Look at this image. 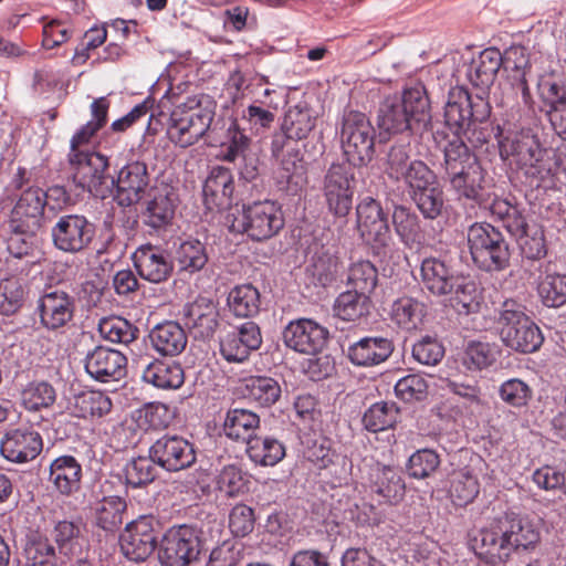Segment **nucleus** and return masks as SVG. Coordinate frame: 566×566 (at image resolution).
<instances>
[{
	"label": "nucleus",
	"mask_w": 566,
	"mask_h": 566,
	"mask_svg": "<svg viewBox=\"0 0 566 566\" xmlns=\"http://www.w3.org/2000/svg\"><path fill=\"white\" fill-rule=\"evenodd\" d=\"M231 232L247 234L253 241L273 238L284 227L281 207L272 200L253 201L242 205L241 210L227 216Z\"/></svg>",
	"instance_id": "nucleus-8"
},
{
	"label": "nucleus",
	"mask_w": 566,
	"mask_h": 566,
	"mask_svg": "<svg viewBox=\"0 0 566 566\" xmlns=\"http://www.w3.org/2000/svg\"><path fill=\"white\" fill-rule=\"evenodd\" d=\"M343 270V262L335 245H321L315 249L307 271L322 286L333 283Z\"/></svg>",
	"instance_id": "nucleus-33"
},
{
	"label": "nucleus",
	"mask_w": 566,
	"mask_h": 566,
	"mask_svg": "<svg viewBox=\"0 0 566 566\" xmlns=\"http://www.w3.org/2000/svg\"><path fill=\"white\" fill-rule=\"evenodd\" d=\"M133 261L139 276L154 284L168 281L175 269L170 253L153 244L139 247L133 254Z\"/></svg>",
	"instance_id": "nucleus-23"
},
{
	"label": "nucleus",
	"mask_w": 566,
	"mask_h": 566,
	"mask_svg": "<svg viewBox=\"0 0 566 566\" xmlns=\"http://www.w3.org/2000/svg\"><path fill=\"white\" fill-rule=\"evenodd\" d=\"M394 348L392 340L387 337H364L348 347L347 357L356 366L371 367L386 361Z\"/></svg>",
	"instance_id": "nucleus-29"
},
{
	"label": "nucleus",
	"mask_w": 566,
	"mask_h": 566,
	"mask_svg": "<svg viewBox=\"0 0 566 566\" xmlns=\"http://www.w3.org/2000/svg\"><path fill=\"white\" fill-rule=\"evenodd\" d=\"M376 130L369 118L359 111H347L343 115L340 144L347 163L366 166L375 156Z\"/></svg>",
	"instance_id": "nucleus-12"
},
{
	"label": "nucleus",
	"mask_w": 566,
	"mask_h": 566,
	"mask_svg": "<svg viewBox=\"0 0 566 566\" xmlns=\"http://www.w3.org/2000/svg\"><path fill=\"white\" fill-rule=\"evenodd\" d=\"M399 418V408L395 402L380 401L371 405L363 416L364 428L379 432L392 428Z\"/></svg>",
	"instance_id": "nucleus-49"
},
{
	"label": "nucleus",
	"mask_w": 566,
	"mask_h": 566,
	"mask_svg": "<svg viewBox=\"0 0 566 566\" xmlns=\"http://www.w3.org/2000/svg\"><path fill=\"white\" fill-rule=\"evenodd\" d=\"M148 166L142 160H132L123 166L116 177L112 176L111 191L115 188V200L120 207L138 203L150 186Z\"/></svg>",
	"instance_id": "nucleus-18"
},
{
	"label": "nucleus",
	"mask_w": 566,
	"mask_h": 566,
	"mask_svg": "<svg viewBox=\"0 0 566 566\" xmlns=\"http://www.w3.org/2000/svg\"><path fill=\"white\" fill-rule=\"evenodd\" d=\"M175 258L181 271L195 273L205 268L209 254L205 243L199 240H187L179 244Z\"/></svg>",
	"instance_id": "nucleus-50"
},
{
	"label": "nucleus",
	"mask_w": 566,
	"mask_h": 566,
	"mask_svg": "<svg viewBox=\"0 0 566 566\" xmlns=\"http://www.w3.org/2000/svg\"><path fill=\"white\" fill-rule=\"evenodd\" d=\"M156 465L149 453L147 457L130 459L124 467L126 486L142 489L153 483L158 475Z\"/></svg>",
	"instance_id": "nucleus-45"
},
{
	"label": "nucleus",
	"mask_w": 566,
	"mask_h": 566,
	"mask_svg": "<svg viewBox=\"0 0 566 566\" xmlns=\"http://www.w3.org/2000/svg\"><path fill=\"white\" fill-rule=\"evenodd\" d=\"M55 399V389L48 381H32L21 392L22 405L30 411L49 408Z\"/></svg>",
	"instance_id": "nucleus-58"
},
{
	"label": "nucleus",
	"mask_w": 566,
	"mask_h": 566,
	"mask_svg": "<svg viewBox=\"0 0 566 566\" xmlns=\"http://www.w3.org/2000/svg\"><path fill=\"white\" fill-rule=\"evenodd\" d=\"M377 282L378 271L370 261H359L349 268L347 283L354 290L370 294Z\"/></svg>",
	"instance_id": "nucleus-63"
},
{
	"label": "nucleus",
	"mask_w": 566,
	"mask_h": 566,
	"mask_svg": "<svg viewBox=\"0 0 566 566\" xmlns=\"http://www.w3.org/2000/svg\"><path fill=\"white\" fill-rule=\"evenodd\" d=\"M42 448V438L36 431L21 428L9 430L0 443L1 454L14 463H24L35 459Z\"/></svg>",
	"instance_id": "nucleus-27"
},
{
	"label": "nucleus",
	"mask_w": 566,
	"mask_h": 566,
	"mask_svg": "<svg viewBox=\"0 0 566 566\" xmlns=\"http://www.w3.org/2000/svg\"><path fill=\"white\" fill-rule=\"evenodd\" d=\"M214 115L216 102L210 96L189 97L170 114V140L182 148L195 145L209 130Z\"/></svg>",
	"instance_id": "nucleus-7"
},
{
	"label": "nucleus",
	"mask_w": 566,
	"mask_h": 566,
	"mask_svg": "<svg viewBox=\"0 0 566 566\" xmlns=\"http://www.w3.org/2000/svg\"><path fill=\"white\" fill-rule=\"evenodd\" d=\"M176 202L177 195L172 189L165 187L157 190L143 211L144 224L154 230L166 229L175 217Z\"/></svg>",
	"instance_id": "nucleus-32"
},
{
	"label": "nucleus",
	"mask_w": 566,
	"mask_h": 566,
	"mask_svg": "<svg viewBox=\"0 0 566 566\" xmlns=\"http://www.w3.org/2000/svg\"><path fill=\"white\" fill-rule=\"evenodd\" d=\"M566 185V145L557 150H548L546 164L543 168L541 187L544 189H559Z\"/></svg>",
	"instance_id": "nucleus-52"
},
{
	"label": "nucleus",
	"mask_w": 566,
	"mask_h": 566,
	"mask_svg": "<svg viewBox=\"0 0 566 566\" xmlns=\"http://www.w3.org/2000/svg\"><path fill=\"white\" fill-rule=\"evenodd\" d=\"M149 454L158 467L168 472L188 469L197 459L193 444L177 434H164L158 438L149 447Z\"/></svg>",
	"instance_id": "nucleus-19"
},
{
	"label": "nucleus",
	"mask_w": 566,
	"mask_h": 566,
	"mask_svg": "<svg viewBox=\"0 0 566 566\" xmlns=\"http://www.w3.org/2000/svg\"><path fill=\"white\" fill-rule=\"evenodd\" d=\"M153 348L161 356H177L187 346V335L176 322H165L156 325L149 333Z\"/></svg>",
	"instance_id": "nucleus-34"
},
{
	"label": "nucleus",
	"mask_w": 566,
	"mask_h": 566,
	"mask_svg": "<svg viewBox=\"0 0 566 566\" xmlns=\"http://www.w3.org/2000/svg\"><path fill=\"white\" fill-rule=\"evenodd\" d=\"M539 542L538 525L528 516L512 512L475 532L469 544L478 557L494 564L507 560L513 553L533 551Z\"/></svg>",
	"instance_id": "nucleus-1"
},
{
	"label": "nucleus",
	"mask_w": 566,
	"mask_h": 566,
	"mask_svg": "<svg viewBox=\"0 0 566 566\" xmlns=\"http://www.w3.org/2000/svg\"><path fill=\"white\" fill-rule=\"evenodd\" d=\"M316 125V116L306 105H295L285 113L282 128L296 140L307 138Z\"/></svg>",
	"instance_id": "nucleus-47"
},
{
	"label": "nucleus",
	"mask_w": 566,
	"mask_h": 566,
	"mask_svg": "<svg viewBox=\"0 0 566 566\" xmlns=\"http://www.w3.org/2000/svg\"><path fill=\"white\" fill-rule=\"evenodd\" d=\"M504 69L510 71L507 76L510 86L515 91L516 95L520 94L522 102L525 106L531 107L534 103L527 75L531 72V63L526 54V50L523 46H511L502 55Z\"/></svg>",
	"instance_id": "nucleus-28"
},
{
	"label": "nucleus",
	"mask_w": 566,
	"mask_h": 566,
	"mask_svg": "<svg viewBox=\"0 0 566 566\" xmlns=\"http://www.w3.org/2000/svg\"><path fill=\"white\" fill-rule=\"evenodd\" d=\"M72 180L76 188L104 198L111 192L108 158L99 153H70Z\"/></svg>",
	"instance_id": "nucleus-14"
},
{
	"label": "nucleus",
	"mask_w": 566,
	"mask_h": 566,
	"mask_svg": "<svg viewBox=\"0 0 566 566\" xmlns=\"http://www.w3.org/2000/svg\"><path fill=\"white\" fill-rule=\"evenodd\" d=\"M282 335L289 348L306 355L321 353L329 338L328 329L310 318L290 322Z\"/></svg>",
	"instance_id": "nucleus-21"
},
{
	"label": "nucleus",
	"mask_w": 566,
	"mask_h": 566,
	"mask_svg": "<svg viewBox=\"0 0 566 566\" xmlns=\"http://www.w3.org/2000/svg\"><path fill=\"white\" fill-rule=\"evenodd\" d=\"M74 407L82 418H102L112 409L111 399L101 391H86L75 397Z\"/></svg>",
	"instance_id": "nucleus-59"
},
{
	"label": "nucleus",
	"mask_w": 566,
	"mask_h": 566,
	"mask_svg": "<svg viewBox=\"0 0 566 566\" xmlns=\"http://www.w3.org/2000/svg\"><path fill=\"white\" fill-rule=\"evenodd\" d=\"M410 153L409 143H397L390 146L386 157L385 172L391 180L399 182L409 166L413 164Z\"/></svg>",
	"instance_id": "nucleus-61"
},
{
	"label": "nucleus",
	"mask_w": 566,
	"mask_h": 566,
	"mask_svg": "<svg viewBox=\"0 0 566 566\" xmlns=\"http://www.w3.org/2000/svg\"><path fill=\"white\" fill-rule=\"evenodd\" d=\"M441 464L440 455L433 449H420L413 452L406 464L407 474L417 480L433 476Z\"/></svg>",
	"instance_id": "nucleus-53"
},
{
	"label": "nucleus",
	"mask_w": 566,
	"mask_h": 566,
	"mask_svg": "<svg viewBox=\"0 0 566 566\" xmlns=\"http://www.w3.org/2000/svg\"><path fill=\"white\" fill-rule=\"evenodd\" d=\"M444 179L458 198L478 205L488 200L486 171L463 139H451L443 148Z\"/></svg>",
	"instance_id": "nucleus-5"
},
{
	"label": "nucleus",
	"mask_w": 566,
	"mask_h": 566,
	"mask_svg": "<svg viewBox=\"0 0 566 566\" xmlns=\"http://www.w3.org/2000/svg\"><path fill=\"white\" fill-rule=\"evenodd\" d=\"M410 198L426 219L438 218L444 209V196L438 181L410 195Z\"/></svg>",
	"instance_id": "nucleus-56"
},
{
	"label": "nucleus",
	"mask_w": 566,
	"mask_h": 566,
	"mask_svg": "<svg viewBox=\"0 0 566 566\" xmlns=\"http://www.w3.org/2000/svg\"><path fill=\"white\" fill-rule=\"evenodd\" d=\"M50 233L55 249L76 254L91 247L96 235V226L84 214L69 213L56 219Z\"/></svg>",
	"instance_id": "nucleus-17"
},
{
	"label": "nucleus",
	"mask_w": 566,
	"mask_h": 566,
	"mask_svg": "<svg viewBox=\"0 0 566 566\" xmlns=\"http://www.w3.org/2000/svg\"><path fill=\"white\" fill-rule=\"evenodd\" d=\"M75 298L66 291L49 287L38 300L36 312L41 325L49 331H56L72 321Z\"/></svg>",
	"instance_id": "nucleus-22"
},
{
	"label": "nucleus",
	"mask_w": 566,
	"mask_h": 566,
	"mask_svg": "<svg viewBox=\"0 0 566 566\" xmlns=\"http://www.w3.org/2000/svg\"><path fill=\"white\" fill-rule=\"evenodd\" d=\"M522 256L530 261H541L547 254L543 226L532 222L525 233L517 237Z\"/></svg>",
	"instance_id": "nucleus-57"
},
{
	"label": "nucleus",
	"mask_w": 566,
	"mask_h": 566,
	"mask_svg": "<svg viewBox=\"0 0 566 566\" xmlns=\"http://www.w3.org/2000/svg\"><path fill=\"white\" fill-rule=\"evenodd\" d=\"M538 296L547 307L557 308L566 304V274L548 273L538 283Z\"/></svg>",
	"instance_id": "nucleus-54"
},
{
	"label": "nucleus",
	"mask_w": 566,
	"mask_h": 566,
	"mask_svg": "<svg viewBox=\"0 0 566 566\" xmlns=\"http://www.w3.org/2000/svg\"><path fill=\"white\" fill-rule=\"evenodd\" d=\"M491 115V105L481 94L472 96L464 87H453L444 105V124L455 136L473 148L488 143L489 130L482 125Z\"/></svg>",
	"instance_id": "nucleus-4"
},
{
	"label": "nucleus",
	"mask_w": 566,
	"mask_h": 566,
	"mask_svg": "<svg viewBox=\"0 0 566 566\" xmlns=\"http://www.w3.org/2000/svg\"><path fill=\"white\" fill-rule=\"evenodd\" d=\"M227 301L230 311L237 317H253L260 311V293L252 284L233 287Z\"/></svg>",
	"instance_id": "nucleus-42"
},
{
	"label": "nucleus",
	"mask_w": 566,
	"mask_h": 566,
	"mask_svg": "<svg viewBox=\"0 0 566 566\" xmlns=\"http://www.w3.org/2000/svg\"><path fill=\"white\" fill-rule=\"evenodd\" d=\"M127 504L119 496H106L99 501L95 509V518L98 527L107 532L116 531L123 523V515Z\"/></svg>",
	"instance_id": "nucleus-51"
},
{
	"label": "nucleus",
	"mask_w": 566,
	"mask_h": 566,
	"mask_svg": "<svg viewBox=\"0 0 566 566\" xmlns=\"http://www.w3.org/2000/svg\"><path fill=\"white\" fill-rule=\"evenodd\" d=\"M161 522L154 515H143L128 523L119 536L123 554L134 562L147 559L158 546Z\"/></svg>",
	"instance_id": "nucleus-16"
},
{
	"label": "nucleus",
	"mask_w": 566,
	"mask_h": 566,
	"mask_svg": "<svg viewBox=\"0 0 566 566\" xmlns=\"http://www.w3.org/2000/svg\"><path fill=\"white\" fill-rule=\"evenodd\" d=\"M208 549V538L199 524H180L164 533L158 558L163 566H189Z\"/></svg>",
	"instance_id": "nucleus-11"
},
{
	"label": "nucleus",
	"mask_w": 566,
	"mask_h": 566,
	"mask_svg": "<svg viewBox=\"0 0 566 566\" xmlns=\"http://www.w3.org/2000/svg\"><path fill=\"white\" fill-rule=\"evenodd\" d=\"M233 190L234 181L230 169L222 166L213 167L202 187L206 208L212 211L230 206Z\"/></svg>",
	"instance_id": "nucleus-30"
},
{
	"label": "nucleus",
	"mask_w": 566,
	"mask_h": 566,
	"mask_svg": "<svg viewBox=\"0 0 566 566\" xmlns=\"http://www.w3.org/2000/svg\"><path fill=\"white\" fill-rule=\"evenodd\" d=\"M184 319L195 339L208 340L220 324V314L212 300L200 296L185 305Z\"/></svg>",
	"instance_id": "nucleus-25"
},
{
	"label": "nucleus",
	"mask_w": 566,
	"mask_h": 566,
	"mask_svg": "<svg viewBox=\"0 0 566 566\" xmlns=\"http://www.w3.org/2000/svg\"><path fill=\"white\" fill-rule=\"evenodd\" d=\"M479 494L476 478L468 468L455 470L450 475L449 496L455 506H465Z\"/></svg>",
	"instance_id": "nucleus-44"
},
{
	"label": "nucleus",
	"mask_w": 566,
	"mask_h": 566,
	"mask_svg": "<svg viewBox=\"0 0 566 566\" xmlns=\"http://www.w3.org/2000/svg\"><path fill=\"white\" fill-rule=\"evenodd\" d=\"M430 120V101L423 86L410 87L401 96L385 98L377 113L379 129L388 134L419 132Z\"/></svg>",
	"instance_id": "nucleus-6"
},
{
	"label": "nucleus",
	"mask_w": 566,
	"mask_h": 566,
	"mask_svg": "<svg viewBox=\"0 0 566 566\" xmlns=\"http://www.w3.org/2000/svg\"><path fill=\"white\" fill-rule=\"evenodd\" d=\"M369 294L357 290L346 291L336 298L335 314L344 321H356L369 313Z\"/></svg>",
	"instance_id": "nucleus-46"
},
{
	"label": "nucleus",
	"mask_w": 566,
	"mask_h": 566,
	"mask_svg": "<svg viewBox=\"0 0 566 566\" xmlns=\"http://www.w3.org/2000/svg\"><path fill=\"white\" fill-rule=\"evenodd\" d=\"M405 482L395 468L376 464L373 474V489L389 502L399 501L405 494Z\"/></svg>",
	"instance_id": "nucleus-39"
},
{
	"label": "nucleus",
	"mask_w": 566,
	"mask_h": 566,
	"mask_svg": "<svg viewBox=\"0 0 566 566\" xmlns=\"http://www.w3.org/2000/svg\"><path fill=\"white\" fill-rule=\"evenodd\" d=\"M24 566H56V555L54 546L44 537L30 539L24 548Z\"/></svg>",
	"instance_id": "nucleus-62"
},
{
	"label": "nucleus",
	"mask_w": 566,
	"mask_h": 566,
	"mask_svg": "<svg viewBox=\"0 0 566 566\" xmlns=\"http://www.w3.org/2000/svg\"><path fill=\"white\" fill-rule=\"evenodd\" d=\"M98 332L104 339L123 345L133 343L139 335V328L120 316L103 317Z\"/></svg>",
	"instance_id": "nucleus-48"
},
{
	"label": "nucleus",
	"mask_w": 566,
	"mask_h": 566,
	"mask_svg": "<svg viewBox=\"0 0 566 566\" xmlns=\"http://www.w3.org/2000/svg\"><path fill=\"white\" fill-rule=\"evenodd\" d=\"M427 305L411 296L397 298L391 306L392 321L406 331H416L423 324Z\"/></svg>",
	"instance_id": "nucleus-38"
},
{
	"label": "nucleus",
	"mask_w": 566,
	"mask_h": 566,
	"mask_svg": "<svg viewBox=\"0 0 566 566\" xmlns=\"http://www.w3.org/2000/svg\"><path fill=\"white\" fill-rule=\"evenodd\" d=\"M420 276L423 289L437 297L449 296L450 305L458 314L469 315L480 311L483 297L478 284L465 276L451 258L423 259Z\"/></svg>",
	"instance_id": "nucleus-2"
},
{
	"label": "nucleus",
	"mask_w": 566,
	"mask_h": 566,
	"mask_svg": "<svg viewBox=\"0 0 566 566\" xmlns=\"http://www.w3.org/2000/svg\"><path fill=\"white\" fill-rule=\"evenodd\" d=\"M502 64L500 50L489 48L472 57L469 63H463L459 72L463 73L469 83L480 90L482 95L493 85Z\"/></svg>",
	"instance_id": "nucleus-26"
},
{
	"label": "nucleus",
	"mask_w": 566,
	"mask_h": 566,
	"mask_svg": "<svg viewBox=\"0 0 566 566\" xmlns=\"http://www.w3.org/2000/svg\"><path fill=\"white\" fill-rule=\"evenodd\" d=\"M281 394L280 384L271 377L256 376L244 380V396L261 407H271Z\"/></svg>",
	"instance_id": "nucleus-40"
},
{
	"label": "nucleus",
	"mask_w": 566,
	"mask_h": 566,
	"mask_svg": "<svg viewBox=\"0 0 566 566\" xmlns=\"http://www.w3.org/2000/svg\"><path fill=\"white\" fill-rule=\"evenodd\" d=\"M260 426V417L252 410L234 408L228 410L224 422L223 432L226 437L235 441H243L248 444L255 434V430Z\"/></svg>",
	"instance_id": "nucleus-35"
},
{
	"label": "nucleus",
	"mask_w": 566,
	"mask_h": 566,
	"mask_svg": "<svg viewBox=\"0 0 566 566\" xmlns=\"http://www.w3.org/2000/svg\"><path fill=\"white\" fill-rule=\"evenodd\" d=\"M109 102L106 97L95 99L91 105L93 119L81 127V129L71 139L70 153H84L80 146L88 144L91 138L105 126Z\"/></svg>",
	"instance_id": "nucleus-41"
},
{
	"label": "nucleus",
	"mask_w": 566,
	"mask_h": 566,
	"mask_svg": "<svg viewBox=\"0 0 566 566\" xmlns=\"http://www.w3.org/2000/svg\"><path fill=\"white\" fill-rule=\"evenodd\" d=\"M497 325L502 342L512 350L534 353L544 342L539 327L525 314V306L515 300L502 303Z\"/></svg>",
	"instance_id": "nucleus-10"
},
{
	"label": "nucleus",
	"mask_w": 566,
	"mask_h": 566,
	"mask_svg": "<svg viewBox=\"0 0 566 566\" xmlns=\"http://www.w3.org/2000/svg\"><path fill=\"white\" fill-rule=\"evenodd\" d=\"M467 239L471 258L480 270L493 273L509 268L510 243L497 228L488 222H475L469 227Z\"/></svg>",
	"instance_id": "nucleus-9"
},
{
	"label": "nucleus",
	"mask_w": 566,
	"mask_h": 566,
	"mask_svg": "<svg viewBox=\"0 0 566 566\" xmlns=\"http://www.w3.org/2000/svg\"><path fill=\"white\" fill-rule=\"evenodd\" d=\"M249 476L234 464L226 465L218 478V489L227 497H237L249 492Z\"/></svg>",
	"instance_id": "nucleus-60"
},
{
	"label": "nucleus",
	"mask_w": 566,
	"mask_h": 566,
	"mask_svg": "<svg viewBox=\"0 0 566 566\" xmlns=\"http://www.w3.org/2000/svg\"><path fill=\"white\" fill-rule=\"evenodd\" d=\"M127 358L119 350L96 346L86 353L84 367L97 381H118L126 375Z\"/></svg>",
	"instance_id": "nucleus-24"
},
{
	"label": "nucleus",
	"mask_w": 566,
	"mask_h": 566,
	"mask_svg": "<svg viewBox=\"0 0 566 566\" xmlns=\"http://www.w3.org/2000/svg\"><path fill=\"white\" fill-rule=\"evenodd\" d=\"M28 294V286L18 276H8L0 281V314L11 316L23 306Z\"/></svg>",
	"instance_id": "nucleus-43"
},
{
	"label": "nucleus",
	"mask_w": 566,
	"mask_h": 566,
	"mask_svg": "<svg viewBox=\"0 0 566 566\" xmlns=\"http://www.w3.org/2000/svg\"><path fill=\"white\" fill-rule=\"evenodd\" d=\"M44 191L30 186L24 189L12 208L7 221L8 229L36 233L42 227L45 209Z\"/></svg>",
	"instance_id": "nucleus-20"
},
{
	"label": "nucleus",
	"mask_w": 566,
	"mask_h": 566,
	"mask_svg": "<svg viewBox=\"0 0 566 566\" xmlns=\"http://www.w3.org/2000/svg\"><path fill=\"white\" fill-rule=\"evenodd\" d=\"M143 379L161 389H177L185 380L180 364L154 359L145 364Z\"/></svg>",
	"instance_id": "nucleus-36"
},
{
	"label": "nucleus",
	"mask_w": 566,
	"mask_h": 566,
	"mask_svg": "<svg viewBox=\"0 0 566 566\" xmlns=\"http://www.w3.org/2000/svg\"><path fill=\"white\" fill-rule=\"evenodd\" d=\"M356 214L357 229L363 241L370 247L375 255L386 258L392 245L388 221L389 209L367 196L357 205Z\"/></svg>",
	"instance_id": "nucleus-13"
},
{
	"label": "nucleus",
	"mask_w": 566,
	"mask_h": 566,
	"mask_svg": "<svg viewBox=\"0 0 566 566\" xmlns=\"http://www.w3.org/2000/svg\"><path fill=\"white\" fill-rule=\"evenodd\" d=\"M354 165L332 164L323 179V196L327 208L335 217L346 218L353 208L356 180Z\"/></svg>",
	"instance_id": "nucleus-15"
},
{
	"label": "nucleus",
	"mask_w": 566,
	"mask_h": 566,
	"mask_svg": "<svg viewBox=\"0 0 566 566\" xmlns=\"http://www.w3.org/2000/svg\"><path fill=\"white\" fill-rule=\"evenodd\" d=\"M500 398L513 408L527 407L533 398V390L527 382L520 378L505 380L499 388Z\"/></svg>",
	"instance_id": "nucleus-64"
},
{
	"label": "nucleus",
	"mask_w": 566,
	"mask_h": 566,
	"mask_svg": "<svg viewBox=\"0 0 566 566\" xmlns=\"http://www.w3.org/2000/svg\"><path fill=\"white\" fill-rule=\"evenodd\" d=\"M49 481L61 495L70 496L81 490L82 465L69 454L60 455L50 464Z\"/></svg>",
	"instance_id": "nucleus-31"
},
{
	"label": "nucleus",
	"mask_w": 566,
	"mask_h": 566,
	"mask_svg": "<svg viewBox=\"0 0 566 566\" xmlns=\"http://www.w3.org/2000/svg\"><path fill=\"white\" fill-rule=\"evenodd\" d=\"M391 220L395 232L402 243L410 247L418 241L420 237L419 218L409 208L405 206H395Z\"/></svg>",
	"instance_id": "nucleus-55"
},
{
	"label": "nucleus",
	"mask_w": 566,
	"mask_h": 566,
	"mask_svg": "<svg viewBox=\"0 0 566 566\" xmlns=\"http://www.w3.org/2000/svg\"><path fill=\"white\" fill-rule=\"evenodd\" d=\"M247 453L255 464L273 467L283 460L286 449L283 441L273 436H255L249 440Z\"/></svg>",
	"instance_id": "nucleus-37"
},
{
	"label": "nucleus",
	"mask_w": 566,
	"mask_h": 566,
	"mask_svg": "<svg viewBox=\"0 0 566 566\" xmlns=\"http://www.w3.org/2000/svg\"><path fill=\"white\" fill-rule=\"evenodd\" d=\"M520 117V109L512 106L502 123L496 124L500 156L503 160H510V165L523 174L531 187L539 188L549 149L542 146L538 136L531 129L517 130Z\"/></svg>",
	"instance_id": "nucleus-3"
}]
</instances>
